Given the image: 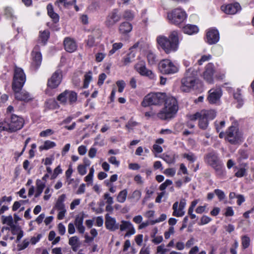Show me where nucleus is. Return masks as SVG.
Listing matches in <instances>:
<instances>
[{
    "instance_id": "f257e3e1",
    "label": "nucleus",
    "mask_w": 254,
    "mask_h": 254,
    "mask_svg": "<svg viewBox=\"0 0 254 254\" xmlns=\"http://www.w3.org/2000/svg\"><path fill=\"white\" fill-rule=\"evenodd\" d=\"M25 80L26 76L23 69L16 66L14 70L12 88L15 93V98L18 100L28 101L31 98L29 94L27 92H20Z\"/></svg>"
},
{
    "instance_id": "f03ea898",
    "label": "nucleus",
    "mask_w": 254,
    "mask_h": 254,
    "mask_svg": "<svg viewBox=\"0 0 254 254\" xmlns=\"http://www.w3.org/2000/svg\"><path fill=\"white\" fill-rule=\"evenodd\" d=\"M157 41L159 46L166 53L175 52L177 50L179 45L178 32L177 31H173L168 38L159 36L157 38Z\"/></svg>"
},
{
    "instance_id": "7ed1b4c3",
    "label": "nucleus",
    "mask_w": 254,
    "mask_h": 254,
    "mask_svg": "<svg viewBox=\"0 0 254 254\" xmlns=\"http://www.w3.org/2000/svg\"><path fill=\"white\" fill-rule=\"evenodd\" d=\"M164 107L157 114L162 120H168L174 118L178 110L177 101L172 96H167L164 101Z\"/></svg>"
},
{
    "instance_id": "20e7f679",
    "label": "nucleus",
    "mask_w": 254,
    "mask_h": 254,
    "mask_svg": "<svg viewBox=\"0 0 254 254\" xmlns=\"http://www.w3.org/2000/svg\"><path fill=\"white\" fill-rule=\"evenodd\" d=\"M197 71L191 68L186 72L184 77L181 80V89L182 91L189 92L194 89L198 83Z\"/></svg>"
},
{
    "instance_id": "39448f33",
    "label": "nucleus",
    "mask_w": 254,
    "mask_h": 254,
    "mask_svg": "<svg viewBox=\"0 0 254 254\" xmlns=\"http://www.w3.org/2000/svg\"><path fill=\"white\" fill-rule=\"evenodd\" d=\"M204 160L206 164L211 166L215 170L217 176L222 177L224 175L225 172L223 169L221 162L214 151L205 154L204 157Z\"/></svg>"
},
{
    "instance_id": "423d86ee",
    "label": "nucleus",
    "mask_w": 254,
    "mask_h": 254,
    "mask_svg": "<svg viewBox=\"0 0 254 254\" xmlns=\"http://www.w3.org/2000/svg\"><path fill=\"white\" fill-rule=\"evenodd\" d=\"M166 94L163 93H150L147 94L141 102V105L146 107L150 105H158L164 103Z\"/></svg>"
},
{
    "instance_id": "0eeeda50",
    "label": "nucleus",
    "mask_w": 254,
    "mask_h": 254,
    "mask_svg": "<svg viewBox=\"0 0 254 254\" xmlns=\"http://www.w3.org/2000/svg\"><path fill=\"white\" fill-rule=\"evenodd\" d=\"M186 11L181 8H176L168 13L167 18L171 24L179 25L187 18Z\"/></svg>"
},
{
    "instance_id": "6e6552de",
    "label": "nucleus",
    "mask_w": 254,
    "mask_h": 254,
    "mask_svg": "<svg viewBox=\"0 0 254 254\" xmlns=\"http://www.w3.org/2000/svg\"><path fill=\"white\" fill-rule=\"evenodd\" d=\"M160 71L163 74H173L178 71V68L170 60L165 59L161 61L158 66Z\"/></svg>"
},
{
    "instance_id": "1a4fd4ad",
    "label": "nucleus",
    "mask_w": 254,
    "mask_h": 254,
    "mask_svg": "<svg viewBox=\"0 0 254 254\" xmlns=\"http://www.w3.org/2000/svg\"><path fill=\"white\" fill-rule=\"evenodd\" d=\"M122 17L119 10L114 9L106 16L104 24L107 28H112L121 20Z\"/></svg>"
},
{
    "instance_id": "9d476101",
    "label": "nucleus",
    "mask_w": 254,
    "mask_h": 254,
    "mask_svg": "<svg viewBox=\"0 0 254 254\" xmlns=\"http://www.w3.org/2000/svg\"><path fill=\"white\" fill-rule=\"evenodd\" d=\"M226 133V139L232 144H237L241 140L242 135L237 127H230Z\"/></svg>"
},
{
    "instance_id": "9b49d317",
    "label": "nucleus",
    "mask_w": 254,
    "mask_h": 254,
    "mask_svg": "<svg viewBox=\"0 0 254 254\" xmlns=\"http://www.w3.org/2000/svg\"><path fill=\"white\" fill-rule=\"evenodd\" d=\"M77 99V93L73 91L67 90L61 93L57 97V100L64 104H66L68 100L69 104L72 105L76 103Z\"/></svg>"
},
{
    "instance_id": "f8f14e48",
    "label": "nucleus",
    "mask_w": 254,
    "mask_h": 254,
    "mask_svg": "<svg viewBox=\"0 0 254 254\" xmlns=\"http://www.w3.org/2000/svg\"><path fill=\"white\" fill-rule=\"evenodd\" d=\"M7 125L8 131L15 132L20 129L23 126V119L16 115H11L10 119L7 121Z\"/></svg>"
},
{
    "instance_id": "ddd939ff",
    "label": "nucleus",
    "mask_w": 254,
    "mask_h": 254,
    "mask_svg": "<svg viewBox=\"0 0 254 254\" xmlns=\"http://www.w3.org/2000/svg\"><path fill=\"white\" fill-rule=\"evenodd\" d=\"M39 46L36 45L34 48L32 52L33 61L31 63V67L34 70H36L39 68L42 62V55L41 52L39 51Z\"/></svg>"
},
{
    "instance_id": "4468645a",
    "label": "nucleus",
    "mask_w": 254,
    "mask_h": 254,
    "mask_svg": "<svg viewBox=\"0 0 254 254\" xmlns=\"http://www.w3.org/2000/svg\"><path fill=\"white\" fill-rule=\"evenodd\" d=\"M134 68L141 75L148 77L150 79H154L155 77L154 74L152 71L146 68L144 62L141 61L134 65Z\"/></svg>"
},
{
    "instance_id": "2eb2a0df",
    "label": "nucleus",
    "mask_w": 254,
    "mask_h": 254,
    "mask_svg": "<svg viewBox=\"0 0 254 254\" xmlns=\"http://www.w3.org/2000/svg\"><path fill=\"white\" fill-rule=\"evenodd\" d=\"M62 79V71L58 70L52 74L51 77L48 80V86L52 89L56 88L61 82Z\"/></svg>"
},
{
    "instance_id": "dca6fc26",
    "label": "nucleus",
    "mask_w": 254,
    "mask_h": 254,
    "mask_svg": "<svg viewBox=\"0 0 254 254\" xmlns=\"http://www.w3.org/2000/svg\"><path fill=\"white\" fill-rule=\"evenodd\" d=\"M209 95L207 97V100L210 104H217L219 101L222 96V91L221 89H211L208 92Z\"/></svg>"
},
{
    "instance_id": "f3484780",
    "label": "nucleus",
    "mask_w": 254,
    "mask_h": 254,
    "mask_svg": "<svg viewBox=\"0 0 254 254\" xmlns=\"http://www.w3.org/2000/svg\"><path fill=\"white\" fill-rule=\"evenodd\" d=\"M221 8L226 14H234L241 9V7L238 2H235L222 6Z\"/></svg>"
},
{
    "instance_id": "a211bd4d",
    "label": "nucleus",
    "mask_w": 254,
    "mask_h": 254,
    "mask_svg": "<svg viewBox=\"0 0 254 254\" xmlns=\"http://www.w3.org/2000/svg\"><path fill=\"white\" fill-rule=\"evenodd\" d=\"M105 226L109 230L115 231L119 228V224L117 223L115 218L107 214L105 216Z\"/></svg>"
},
{
    "instance_id": "6ab92c4d",
    "label": "nucleus",
    "mask_w": 254,
    "mask_h": 254,
    "mask_svg": "<svg viewBox=\"0 0 254 254\" xmlns=\"http://www.w3.org/2000/svg\"><path fill=\"white\" fill-rule=\"evenodd\" d=\"M207 41L209 44H216L219 39V34L217 30L210 29L206 34Z\"/></svg>"
},
{
    "instance_id": "aec40b11",
    "label": "nucleus",
    "mask_w": 254,
    "mask_h": 254,
    "mask_svg": "<svg viewBox=\"0 0 254 254\" xmlns=\"http://www.w3.org/2000/svg\"><path fill=\"white\" fill-rule=\"evenodd\" d=\"M214 71L213 64H212L209 63L206 66L205 70L203 73V77L209 83H211L213 82Z\"/></svg>"
},
{
    "instance_id": "412c9836",
    "label": "nucleus",
    "mask_w": 254,
    "mask_h": 254,
    "mask_svg": "<svg viewBox=\"0 0 254 254\" xmlns=\"http://www.w3.org/2000/svg\"><path fill=\"white\" fill-rule=\"evenodd\" d=\"M64 45L65 50L69 53H72L77 49V45L74 39L69 37H66L64 39Z\"/></svg>"
},
{
    "instance_id": "4be33fe9",
    "label": "nucleus",
    "mask_w": 254,
    "mask_h": 254,
    "mask_svg": "<svg viewBox=\"0 0 254 254\" xmlns=\"http://www.w3.org/2000/svg\"><path fill=\"white\" fill-rule=\"evenodd\" d=\"M132 25L128 22H122L119 26V33L122 35H127L131 31Z\"/></svg>"
},
{
    "instance_id": "5701e85b",
    "label": "nucleus",
    "mask_w": 254,
    "mask_h": 254,
    "mask_svg": "<svg viewBox=\"0 0 254 254\" xmlns=\"http://www.w3.org/2000/svg\"><path fill=\"white\" fill-rule=\"evenodd\" d=\"M2 223L3 224H6L7 225L9 226L11 228L12 233L13 234H14L13 232L14 230L16 229V227L13 224V218L11 215H9L8 216H2Z\"/></svg>"
},
{
    "instance_id": "b1692460",
    "label": "nucleus",
    "mask_w": 254,
    "mask_h": 254,
    "mask_svg": "<svg viewBox=\"0 0 254 254\" xmlns=\"http://www.w3.org/2000/svg\"><path fill=\"white\" fill-rule=\"evenodd\" d=\"M136 55V52L134 51H130L127 55L124 57L122 62L123 63L124 65H127L134 61Z\"/></svg>"
},
{
    "instance_id": "393cba45",
    "label": "nucleus",
    "mask_w": 254,
    "mask_h": 254,
    "mask_svg": "<svg viewBox=\"0 0 254 254\" xmlns=\"http://www.w3.org/2000/svg\"><path fill=\"white\" fill-rule=\"evenodd\" d=\"M183 32L189 35L197 33L198 31V27L194 25L187 24L183 28Z\"/></svg>"
},
{
    "instance_id": "a878e982",
    "label": "nucleus",
    "mask_w": 254,
    "mask_h": 254,
    "mask_svg": "<svg viewBox=\"0 0 254 254\" xmlns=\"http://www.w3.org/2000/svg\"><path fill=\"white\" fill-rule=\"evenodd\" d=\"M76 0H57L55 4L59 7L60 9H61V5H63L65 7H67L69 5L74 4Z\"/></svg>"
},
{
    "instance_id": "bb28decb",
    "label": "nucleus",
    "mask_w": 254,
    "mask_h": 254,
    "mask_svg": "<svg viewBox=\"0 0 254 254\" xmlns=\"http://www.w3.org/2000/svg\"><path fill=\"white\" fill-rule=\"evenodd\" d=\"M83 217L79 216H76L75 220V225L79 233L82 234L84 233L85 228L83 226Z\"/></svg>"
},
{
    "instance_id": "cd10ccee",
    "label": "nucleus",
    "mask_w": 254,
    "mask_h": 254,
    "mask_svg": "<svg viewBox=\"0 0 254 254\" xmlns=\"http://www.w3.org/2000/svg\"><path fill=\"white\" fill-rule=\"evenodd\" d=\"M48 15L51 18L53 19V21L56 23L59 21V16L58 14L54 12L53 5L51 4H48L47 6Z\"/></svg>"
},
{
    "instance_id": "c85d7f7f",
    "label": "nucleus",
    "mask_w": 254,
    "mask_h": 254,
    "mask_svg": "<svg viewBox=\"0 0 254 254\" xmlns=\"http://www.w3.org/2000/svg\"><path fill=\"white\" fill-rule=\"evenodd\" d=\"M65 197V194H63L58 197L55 206L56 209L59 210L65 209V205L64 203Z\"/></svg>"
},
{
    "instance_id": "c756f323",
    "label": "nucleus",
    "mask_w": 254,
    "mask_h": 254,
    "mask_svg": "<svg viewBox=\"0 0 254 254\" xmlns=\"http://www.w3.org/2000/svg\"><path fill=\"white\" fill-rule=\"evenodd\" d=\"M202 116L207 120H213L216 116V112L213 110L202 111Z\"/></svg>"
},
{
    "instance_id": "7c9ffc66",
    "label": "nucleus",
    "mask_w": 254,
    "mask_h": 254,
    "mask_svg": "<svg viewBox=\"0 0 254 254\" xmlns=\"http://www.w3.org/2000/svg\"><path fill=\"white\" fill-rule=\"evenodd\" d=\"M50 36V32L48 30H44L40 32L39 40L41 41L43 45H45Z\"/></svg>"
},
{
    "instance_id": "2f4dec72",
    "label": "nucleus",
    "mask_w": 254,
    "mask_h": 254,
    "mask_svg": "<svg viewBox=\"0 0 254 254\" xmlns=\"http://www.w3.org/2000/svg\"><path fill=\"white\" fill-rule=\"evenodd\" d=\"M127 195V191L126 189L121 191L117 197V201L120 203L124 202L126 200Z\"/></svg>"
},
{
    "instance_id": "473e14b6",
    "label": "nucleus",
    "mask_w": 254,
    "mask_h": 254,
    "mask_svg": "<svg viewBox=\"0 0 254 254\" xmlns=\"http://www.w3.org/2000/svg\"><path fill=\"white\" fill-rule=\"evenodd\" d=\"M56 146V143L50 140L45 141L43 145L40 146L39 149L40 150H48Z\"/></svg>"
},
{
    "instance_id": "72a5a7b5",
    "label": "nucleus",
    "mask_w": 254,
    "mask_h": 254,
    "mask_svg": "<svg viewBox=\"0 0 254 254\" xmlns=\"http://www.w3.org/2000/svg\"><path fill=\"white\" fill-rule=\"evenodd\" d=\"M208 126V120L202 116L201 118H200L198 122L199 127L202 130H205L207 129Z\"/></svg>"
},
{
    "instance_id": "f704fd0d",
    "label": "nucleus",
    "mask_w": 254,
    "mask_h": 254,
    "mask_svg": "<svg viewBox=\"0 0 254 254\" xmlns=\"http://www.w3.org/2000/svg\"><path fill=\"white\" fill-rule=\"evenodd\" d=\"M147 59L149 64L153 65L156 64V57L154 54L151 52H149L147 54Z\"/></svg>"
},
{
    "instance_id": "c9c22d12",
    "label": "nucleus",
    "mask_w": 254,
    "mask_h": 254,
    "mask_svg": "<svg viewBox=\"0 0 254 254\" xmlns=\"http://www.w3.org/2000/svg\"><path fill=\"white\" fill-rule=\"evenodd\" d=\"M242 246L244 249L248 248L250 245V239L247 235H244L241 237Z\"/></svg>"
},
{
    "instance_id": "e433bc0d",
    "label": "nucleus",
    "mask_w": 254,
    "mask_h": 254,
    "mask_svg": "<svg viewBox=\"0 0 254 254\" xmlns=\"http://www.w3.org/2000/svg\"><path fill=\"white\" fill-rule=\"evenodd\" d=\"M132 224L129 222L125 220L122 221V224L120 225L119 228L121 231H123L128 229L131 226Z\"/></svg>"
},
{
    "instance_id": "4c0bfd02",
    "label": "nucleus",
    "mask_w": 254,
    "mask_h": 254,
    "mask_svg": "<svg viewBox=\"0 0 254 254\" xmlns=\"http://www.w3.org/2000/svg\"><path fill=\"white\" fill-rule=\"evenodd\" d=\"M138 125V123L135 121H134L132 118H131L127 123L126 125V127L128 130L129 131L130 130L133 129V127H136Z\"/></svg>"
},
{
    "instance_id": "58836bf2",
    "label": "nucleus",
    "mask_w": 254,
    "mask_h": 254,
    "mask_svg": "<svg viewBox=\"0 0 254 254\" xmlns=\"http://www.w3.org/2000/svg\"><path fill=\"white\" fill-rule=\"evenodd\" d=\"M91 72L89 71L88 74H85L84 75V80L83 87L86 88L88 87L89 83L92 79V76L91 75Z\"/></svg>"
},
{
    "instance_id": "ea45409f",
    "label": "nucleus",
    "mask_w": 254,
    "mask_h": 254,
    "mask_svg": "<svg viewBox=\"0 0 254 254\" xmlns=\"http://www.w3.org/2000/svg\"><path fill=\"white\" fill-rule=\"evenodd\" d=\"M162 158L167 163L171 164L175 162V157L174 155L163 154Z\"/></svg>"
},
{
    "instance_id": "a19ab883",
    "label": "nucleus",
    "mask_w": 254,
    "mask_h": 254,
    "mask_svg": "<svg viewBox=\"0 0 254 254\" xmlns=\"http://www.w3.org/2000/svg\"><path fill=\"white\" fill-rule=\"evenodd\" d=\"M123 44L122 43H116L113 45L112 49L109 51V55H113L118 50L122 48Z\"/></svg>"
},
{
    "instance_id": "79ce46f5",
    "label": "nucleus",
    "mask_w": 254,
    "mask_h": 254,
    "mask_svg": "<svg viewBox=\"0 0 254 254\" xmlns=\"http://www.w3.org/2000/svg\"><path fill=\"white\" fill-rule=\"evenodd\" d=\"M247 164H244V167H242L239 169L237 172L235 173V176L237 177L240 178L246 175V169H245V167H246Z\"/></svg>"
},
{
    "instance_id": "37998d69",
    "label": "nucleus",
    "mask_w": 254,
    "mask_h": 254,
    "mask_svg": "<svg viewBox=\"0 0 254 254\" xmlns=\"http://www.w3.org/2000/svg\"><path fill=\"white\" fill-rule=\"evenodd\" d=\"M173 182L171 180L167 179L159 186V189L161 191L165 190L168 187L171 186Z\"/></svg>"
},
{
    "instance_id": "c03bdc74",
    "label": "nucleus",
    "mask_w": 254,
    "mask_h": 254,
    "mask_svg": "<svg viewBox=\"0 0 254 254\" xmlns=\"http://www.w3.org/2000/svg\"><path fill=\"white\" fill-rule=\"evenodd\" d=\"M123 16L127 20H131L134 17V15L130 10H127L124 12Z\"/></svg>"
},
{
    "instance_id": "a18cd8bd",
    "label": "nucleus",
    "mask_w": 254,
    "mask_h": 254,
    "mask_svg": "<svg viewBox=\"0 0 254 254\" xmlns=\"http://www.w3.org/2000/svg\"><path fill=\"white\" fill-rule=\"evenodd\" d=\"M215 194L217 196L219 200L221 201L225 198V194L224 192L219 189H216L214 190Z\"/></svg>"
},
{
    "instance_id": "49530a36",
    "label": "nucleus",
    "mask_w": 254,
    "mask_h": 254,
    "mask_svg": "<svg viewBox=\"0 0 254 254\" xmlns=\"http://www.w3.org/2000/svg\"><path fill=\"white\" fill-rule=\"evenodd\" d=\"M45 184L46 183L44 181L38 179L36 180V189L37 190H43L45 187Z\"/></svg>"
},
{
    "instance_id": "de8ad7c7",
    "label": "nucleus",
    "mask_w": 254,
    "mask_h": 254,
    "mask_svg": "<svg viewBox=\"0 0 254 254\" xmlns=\"http://www.w3.org/2000/svg\"><path fill=\"white\" fill-rule=\"evenodd\" d=\"M178 202H176L174 203L173 205V209L174 210V211L173 212V215L176 217H181L183 216V213L180 214L178 213Z\"/></svg>"
},
{
    "instance_id": "09e8293b",
    "label": "nucleus",
    "mask_w": 254,
    "mask_h": 254,
    "mask_svg": "<svg viewBox=\"0 0 254 254\" xmlns=\"http://www.w3.org/2000/svg\"><path fill=\"white\" fill-rule=\"evenodd\" d=\"M62 170L61 169L60 166L57 167L54 170V173L53 175L51 176V179H55L57 177L59 174L62 173Z\"/></svg>"
},
{
    "instance_id": "8fccbe9b",
    "label": "nucleus",
    "mask_w": 254,
    "mask_h": 254,
    "mask_svg": "<svg viewBox=\"0 0 254 254\" xmlns=\"http://www.w3.org/2000/svg\"><path fill=\"white\" fill-rule=\"evenodd\" d=\"M183 156L184 158H186L188 160H189L191 162H194L195 160H196V157L192 153H190L189 154L185 153L183 155Z\"/></svg>"
},
{
    "instance_id": "3c124183",
    "label": "nucleus",
    "mask_w": 254,
    "mask_h": 254,
    "mask_svg": "<svg viewBox=\"0 0 254 254\" xmlns=\"http://www.w3.org/2000/svg\"><path fill=\"white\" fill-rule=\"evenodd\" d=\"M77 171L78 173L81 176L84 175L87 172L86 166L82 164L78 166Z\"/></svg>"
},
{
    "instance_id": "603ef678",
    "label": "nucleus",
    "mask_w": 254,
    "mask_h": 254,
    "mask_svg": "<svg viewBox=\"0 0 254 254\" xmlns=\"http://www.w3.org/2000/svg\"><path fill=\"white\" fill-rule=\"evenodd\" d=\"M117 85L118 87V91L120 93L123 91V90L125 87L126 83L123 80H118L116 82Z\"/></svg>"
},
{
    "instance_id": "864d4df0",
    "label": "nucleus",
    "mask_w": 254,
    "mask_h": 254,
    "mask_svg": "<svg viewBox=\"0 0 254 254\" xmlns=\"http://www.w3.org/2000/svg\"><path fill=\"white\" fill-rule=\"evenodd\" d=\"M163 173L167 176L173 177L176 173V170L174 168H168L165 170Z\"/></svg>"
},
{
    "instance_id": "5fc2aeb1",
    "label": "nucleus",
    "mask_w": 254,
    "mask_h": 254,
    "mask_svg": "<svg viewBox=\"0 0 254 254\" xmlns=\"http://www.w3.org/2000/svg\"><path fill=\"white\" fill-rule=\"evenodd\" d=\"M54 133V131L51 129H47L45 130L41 131L40 135L42 137H46L48 135H52Z\"/></svg>"
},
{
    "instance_id": "6e6d98bb",
    "label": "nucleus",
    "mask_w": 254,
    "mask_h": 254,
    "mask_svg": "<svg viewBox=\"0 0 254 254\" xmlns=\"http://www.w3.org/2000/svg\"><path fill=\"white\" fill-rule=\"evenodd\" d=\"M4 15L9 18L13 17L12 9L10 7H6L4 9Z\"/></svg>"
},
{
    "instance_id": "4d7b16f0",
    "label": "nucleus",
    "mask_w": 254,
    "mask_h": 254,
    "mask_svg": "<svg viewBox=\"0 0 254 254\" xmlns=\"http://www.w3.org/2000/svg\"><path fill=\"white\" fill-rule=\"evenodd\" d=\"M104 198L106 199V203L109 205H111L113 203V198L112 197L110 196V194L106 193L104 195Z\"/></svg>"
},
{
    "instance_id": "13d9d810",
    "label": "nucleus",
    "mask_w": 254,
    "mask_h": 254,
    "mask_svg": "<svg viewBox=\"0 0 254 254\" xmlns=\"http://www.w3.org/2000/svg\"><path fill=\"white\" fill-rule=\"evenodd\" d=\"M155 234H154L151 236L152 237L154 238V239H152V242L155 244H159L161 243L163 241V237L161 236L155 237Z\"/></svg>"
},
{
    "instance_id": "bf43d9fd",
    "label": "nucleus",
    "mask_w": 254,
    "mask_h": 254,
    "mask_svg": "<svg viewBox=\"0 0 254 254\" xmlns=\"http://www.w3.org/2000/svg\"><path fill=\"white\" fill-rule=\"evenodd\" d=\"M166 218H167V216H166V214H162L158 219H157L155 220L152 221L151 222V224L154 225V224H155L156 223L162 222V221H164L165 220H166Z\"/></svg>"
},
{
    "instance_id": "052dcab7",
    "label": "nucleus",
    "mask_w": 254,
    "mask_h": 254,
    "mask_svg": "<svg viewBox=\"0 0 254 254\" xmlns=\"http://www.w3.org/2000/svg\"><path fill=\"white\" fill-rule=\"evenodd\" d=\"M202 117V111L200 112H197L195 114L192 115L190 117V120L192 121H195L196 120H199L200 118Z\"/></svg>"
},
{
    "instance_id": "680f3d73",
    "label": "nucleus",
    "mask_w": 254,
    "mask_h": 254,
    "mask_svg": "<svg viewBox=\"0 0 254 254\" xmlns=\"http://www.w3.org/2000/svg\"><path fill=\"white\" fill-rule=\"evenodd\" d=\"M25 201H24V200H20L19 201H15L12 206V210L13 211L17 210L19 208H20L21 203H22V204L24 203V202Z\"/></svg>"
},
{
    "instance_id": "e2e57ef3",
    "label": "nucleus",
    "mask_w": 254,
    "mask_h": 254,
    "mask_svg": "<svg viewBox=\"0 0 254 254\" xmlns=\"http://www.w3.org/2000/svg\"><path fill=\"white\" fill-rule=\"evenodd\" d=\"M95 38L93 35H89L87 40V45L89 47H93L95 43Z\"/></svg>"
},
{
    "instance_id": "0e129e2a",
    "label": "nucleus",
    "mask_w": 254,
    "mask_h": 254,
    "mask_svg": "<svg viewBox=\"0 0 254 254\" xmlns=\"http://www.w3.org/2000/svg\"><path fill=\"white\" fill-rule=\"evenodd\" d=\"M239 244L237 241L235 240L233 245L230 249V253L231 254H237L236 249L238 247Z\"/></svg>"
},
{
    "instance_id": "69168bd1",
    "label": "nucleus",
    "mask_w": 254,
    "mask_h": 254,
    "mask_svg": "<svg viewBox=\"0 0 254 254\" xmlns=\"http://www.w3.org/2000/svg\"><path fill=\"white\" fill-rule=\"evenodd\" d=\"M78 238L76 236L71 237L69 239V245L70 246L76 245L78 244Z\"/></svg>"
},
{
    "instance_id": "338daca9",
    "label": "nucleus",
    "mask_w": 254,
    "mask_h": 254,
    "mask_svg": "<svg viewBox=\"0 0 254 254\" xmlns=\"http://www.w3.org/2000/svg\"><path fill=\"white\" fill-rule=\"evenodd\" d=\"M211 221V218L207 216H203L200 220V225H204L207 224Z\"/></svg>"
},
{
    "instance_id": "774afa93",
    "label": "nucleus",
    "mask_w": 254,
    "mask_h": 254,
    "mask_svg": "<svg viewBox=\"0 0 254 254\" xmlns=\"http://www.w3.org/2000/svg\"><path fill=\"white\" fill-rule=\"evenodd\" d=\"M106 75L104 73H101L99 76L98 81V84L100 86L103 84L104 81L106 78Z\"/></svg>"
}]
</instances>
